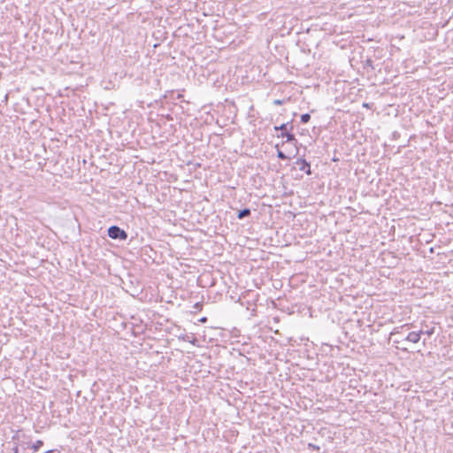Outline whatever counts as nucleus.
Returning a JSON list of instances; mask_svg holds the SVG:
<instances>
[{"instance_id":"obj_18","label":"nucleus","mask_w":453,"mask_h":453,"mask_svg":"<svg viewBox=\"0 0 453 453\" xmlns=\"http://www.w3.org/2000/svg\"><path fill=\"white\" fill-rule=\"evenodd\" d=\"M54 452H55V451L51 449V450H47V451H46V452H44V453H54Z\"/></svg>"},{"instance_id":"obj_5","label":"nucleus","mask_w":453,"mask_h":453,"mask_svg":"<svg viewBox=\"0 0 453 453\" xmlns=\"http://www.w3.org/2000/svg\"><path fill=\"white\" fill-rule=\"evenodd\" d=\"M157 161V158H156L155 157L143 154V163H147L149 165H153Z\"/></svg>"},{"instance_id":"obj_6","label":"nucleus","mask_w":453,"mask_h":453,"mask_svg":"<svg viewBox=\"0 0 453 453\" xmlns=\"http://www.w3.org/2000/svg\"><path fill=\"white\" fill-rule=\"evenodd\" d=\"M250 215V210L248 208H245V209L239 211L237 217L239 219H242Z\"/></svg>"},{"instance_id":"obj_8","label":"nucleus","mask_w":453,"mask_h":453,"mask_svg":"<svg viewBox=\"0 0 453 453\" xmlns=\"http://www.w3.org/2000/svg\"><path fill=\"white\" fill-rule=\"evenodd\" d=\"M43 445V441L42 440H37L35 443L32 444L31 448L37 451Z\"/></svg>"},{"instance_id":"obj_16","label":"nucleus","mask_w":453,"mask_h":453,"mask_svg":"<svg viewBox=\"0 0 453 453\" xmlns=\"http://www.w3.org/2000/svg\"><path fill=\"white\" fill-rule=\"evenodd\" d=\"M273 104H276V105H280V104H282V101L280 100V99H276V100L273 101Z\"/></svg>"},{"instance_id":"obj_2","label":"nucleus","mask_w":453,"mask_h":453,"mask_svg":"<svg viewBox=\"0 0 453 453\" xmlns=\"http://www.w3.org/2000/svg\"><path fill=\"white\" fill-rule=\"evenodd\" d=\"M296 165L298 166L299 171L305 172L308 175L311 174V164L303 158H298L296 161Z\"/></svg>"},{"instance_id":"obj_22","label":"nucleus","mask_w":453,"mask_h":453,"mask_svg":"<svg viewBox=\"0 0 453 453\" xmlns=\"http://www.w3.org/2000/svg\"><path fill=\"white\" fill-rule=\"evenodd\" d=\"M142 344H143V345H144V344H145V345H149V344H148V342H145V341H144V340H143V342H142Z\"/></svg>"},{"instance_id":"obj_1","label":"nucleus","mask_w":453,"mask_h":453,"mask_svg":"<svg viewBox=\"0 0 453 453\" xmlns=\"http://www.w3.org/2000/svg\"><path fill=\"white\" fill-rule=\"evenodd\" d=\"M108 235L114 240H126L127 234L118 226H111L108 228Z\"/></svg>"},{"instance_id":"obj_17","label":"nucleus","mask_w":453,"mask_h":453,"mask_svg":"<svg viewBox=\"0 0 453 453\" xmlns=\"http://www.w3.org/2000/svg\"><path fill=\"white\" fill-rule=\"evenodd\" d=\"M201 306H202V305H201L199 303H196V304H195V308H196V309H200V308H201Z\"/></svg>"},{"instance_id":"obj_21","label":"nucleus","mask_w":453,"mask_h":453,"mask_svg":"<svg viewBox=\"0 0 453 453\" xmlns=\"http://www.w3.org/2000/svg\"><path fill=\"white\" fill-rule=\"evenodd\" d=\"M142 344H143V345H144V344H145V345H149V344H148V342H145V341H144V340H143V342H142Z\"/></svg>"},{"instance_id":"obj_13","label":"nucleus","mask_w":453,"mask_h":453,"mask_svg":"<svg viewBox=\"0 0 453 453\" xmlns=\"http://www.w3.org/2000/svg\"><path fill=\"white\" fill-rule=\"evenodd\" d=\"M434 334V327H431L426 331H423V334H426L428 336H431Z\"/></svg>"},{"instance_id":"obj_7","label":"nucleus","mask_w":453,"mask_h":453,"mask_svg":"<svg viewBox=\"0 0 453 453\" xmlns=\"http://www.w3.org/2000/svg\"><path fill=\"white\" fill-rule=\"evenodd\" d=\"M279 137H286L287 138V142H293V141H296L295 135L293 134H291V133H288V132L281 133L279 135Z\"/></svg>"},{"instance_id":"obj_20","label":"nucleus","mask_w":453,"mask_h":453,"mask_svg":"<svg viewBox=\"0 0 453 453\" xmlns=\"http://www.w3.org/2000/svg\"><path fill=\"white\" fill-rule=\"evenodd\" d=\"M408 326H409L408 324H405V325L402 326L401 327L403 328V327Z\"/></svg>"},{"instance_id":"obj_12","label":"nucleus","mask_w":453,"mask_h":453,"mask_svg":"<svg viewBox=\"0 0 453 453\" xmlns=\"http://www.w3.org/2000/svg\"><path fill=\"white\" fill-rule=\"evenodd\" d=\"M287 125H288V124H281V125H280V126H279V127H274V129H275V130H280V131H281V133H287V132H286Z\"/></svg>"},{"instance_id":"obj_14","label":"nucleus","mask_w":453,"mask_h":453,"mask_svg":"<svg viewBox=\"0 0 453 453\" xmlns=\"http://www.w3.org/2000/svg\"><path fill=\"white\" fill-rule=\"evenodd\" d=\"M12 453H19V444L18 442L14 443L13 447L12 448Z\"/></svg>"},{"instance_id":"obj_15","label":"nucleus","mask_w":453,"mask_h":453,"mask_svg":"<svg viewBox=\"0 0 453 453\" xmlns=\"http://www.w3.org/2000/svg\"><path fill=\"white\" fill-rule=\"evenodd\" d=\"M277 157L279 158H280V159H286L287 158L286 155L281 150H278Z\"/></svg>"},{"instance_id":"obj_3","label":"nucleus","mask_w":453,"mask_h":453,"mask_svg":"<svg viewBox=\"0 0 453 453\" xmlns=\"http://www.w3.org/2000/svg\"><path fill=\"white\" fill-rule=\"evenodd\" d=\"M422 334L423 330H419L418 332H411L408 334L405 340L413 343H417L419 342Z\"/></svg>"},{"instance_id":"obj_4","label":"nucleus","mask_w":453,"mask_h":453,"mask_svg":"<svg viewBox=\"0 0 453 453\" xmlns=\"http://www.w3.org/2000/svg\"><path fill=\"white\" fill-rule=\"evenodd\" d=\"M148 83L150 85L151 88L157 90L159 88L160 81L157 75H154L152 78L148 80Z\"/></svg>"},{"instance_id":"obj_10","label":"nucleus","mask_w":453,"mask_h":453,"mask_svg":"<svg viewBox=\"0 0 453 453\" xmlns=\"http://www.w3.org/2000/svg\"><path fill=\"white\" fill-rule=\"evenodd\" d=\"M149 251H152V249L150 247V246H143V250H142V252H143V255H146L149 257V258L154 260V258L152 257V256L149 253Z\"/></svg>"},{"instance_id":"obj_9","label":"nucleus","mask_w":453,"mask_h":453,"mask_svg":"<svg viewBox=\"0 0 453 453\" xmlns=\"http://www.w3.org/2000/svg\"><path fill=\"white\" fill-rule=\"evenodd\" d=\"M20 437H21V435H20V430H18V431H16V432H15V434L12 435V441L14 443H16V442H18V443H19V440H20Z\"/></svg>"},{"instance_id":"obj_19","label":"nucleus","mask_w":453,"mask_h":453,"mask_svg":"<svg viewBox=\"0 0 453 453\" xmlns=\"http://www.w3.org/2000/svg\"><path fill=\"white\" fill-rule=\"evenodd\" d=\"M206 320H207L206 318H203V319H200V321H202V322H205Z\"/></svg>"},{"instance_id":"obj_11","label":"nucleus","mask_w":453,"mask_h":453,"mask_svg":"<svg viewBox=\"0 0 453 453\" xmlns=\"http://www.w3.org/2000/svg\"><path fill=\"white\" fill-rule=\"evenodd\" d=\"M311 119V115L309 113H304L301 115V122L302 123H307Z\"/></svg>"}]
</instances>
